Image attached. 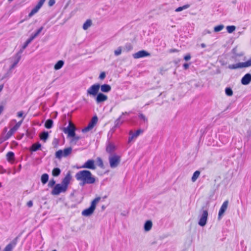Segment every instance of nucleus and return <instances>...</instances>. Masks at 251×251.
Segmentation results:
<instances>
[{"label":"nucleus","instance_id":"obj_1","mask_svg":"<svg viewBox=\"0 0 251 251\" xmlns=\"http://www.w3.org/2000/svg\"><path fill=\"white\" fill-rule=\"evenodd\" d=\"M77 180L79 181V185L81 186L85 184H94L96 181L95 177L93 176L90 171L84 170L78 172L75 175Z\"/></svg>","mask_w":251,"mask_h":251},{"label":"nucleus","instance_id":"obj_2","mask_svg":"<svg viewBox=\"0 0 251 251\" xmlns=\"http://www.w3.org/2000/svg\"><path fill=\"white\" fill-rule=\"evenodd\" d=\"M108 160L110 167L115 168L121 162V157L117 154H111L109 155Z\"/></svg>","mask_w":251,"mask_h":251},{"label":"nucleus","instance_id":"obj_3","mask_svg":"<svg viewBox=\"0 0 251 251\" xmlns=\"http://www.w3.org/2000/svg\"><path fill=\"white\" fill-rule=\"evenodd\" d=\"M251 66V58L245 62H240L235 64L229 65L228 68L231 70L248 67Z\"/></svg>","mask_w":251,"mask_h":251},{"label":"nucleus","instance_id":"obj_4","mask_svg":"<svg viewBox=\"0 0 251 251\" xmlns=\"http://www.w3.org/2000/svg\"><path fill=\"white\" fill-rule=\"evenodd\" d=\"M100 85L98 83L94 84L90 86L87 90V95L93 97L96 96L99 92Z\"/></svg>","mask_w":251,"mask_h":251},{"label":"nucleus","instance_id":"obj_5","mask_svg":"<svg viewBox=\"0 0 251 251\" xmlns=\"http://www.w3.org/2000/svg\"><path fill=\"white\" fill-rule=\"evenodd\" d=\"M98 120V119L97 116H94L88 124V126L82 130V132L85 133L91 130L97 124Z\"/></svg>","mask_w":251,"mask_h":251},{"label":"nucleus","instance_id":"obj_6","mask_svg":"<svg viewBox=\"0 0 251 251\" xmlns=\"http://www.w3.org/2000/svg\"><path fill=\"white\" fill-rule=\"evenodd\" d=\"M67 189L60 184H56L51 192L52 195H58L61 193L65 192Z\"/></svg>","mask_w":251,"mask_h":251},{"label":"nucleus","instance_id":"obj_7","mask_svg":"<svg viewBox=\"0 0 251 251\" xmlns=\"http://www.w3.org/2000/svg\"><path fill=\"white\" fill-rule=\"evenodd\" d=\"M75 126L71 123H69L67 127H65L63 131L65 133H67L69 137L75 136Z\"/></svg>","mask_w":251,"mask_h":251},{"label":"nucleus","instance_id":"obj_8","mask_svg":"<svg viewBox=\"0 0 251 251\" xmlns=\"http://www.w3.org/2000/svg\"><path fill=\"white\" fill-rule=\"evenodd\" d=\"M208 218V211L207 210H203L202 211V213L199 221V225L201 226H204L207 223Z\"/></svg>","mask_w":251,"mask_h":251},{"label":"nucleus","instance_id":"obj_9","mask_svg":"<svg viewBox=\"0 0 251 251\" xmlns=\"http://www.w3.org/2000/svg\"><path fill=\"white\" fill-rule=\"evenodd\" d=\"M86 168L91 170H95L96 167L95 164V161L93 159H89L84 164L80 167H78L77 169Z\"/></svg>","mask_w":251,"mask_h":251},{"label":"nucleus","instance_id":"obj_10","mask_svg":"<svg viewBox=\"0 0 251 251\" xmlns=\"http://www.w3.org/2000/svg\"><path fill=\"white\" fill-rule=\"evenodd\" d=\"M23 122V121H21L17 123L16 124V125L12 127L6 133L5 135V138L6 139H8L21 126L22 123Z\"/></svg>","mask_w":251,"mask_h":251},{"label":"nucleus","instance_id":"obj_11","mask_svg":"<svg viewBox=\"0 0 251 251\" xmlns=\"http://www.w3.org/2000/svg\"><path fill=\"white\" fill-rule=\"evenodd\" d=\"M116 150V147L115 144L111 142H108L106 144V151L109 154V155L116 154L114 153Z\"/></svg>","mask_w":251,"mask_h":251},{"label":"nucleus","instance_id":"obj_12","mask_svg":"<svg viewBox=\"0 0 251 251\" xmlns=\"http://www.w3.org/2000/svg\"><path fill=\"white\" fill-rule=\"evenodd\" d=\"M71 178L72 177L70 173L68 172L65 176V177L62 179L61 184H60L67 190L68 189V185L70 183Z\"/></svg>","mask_w":251,"mask_h":251},{"label":"nucleus","instance_id":"obj_13","mask_svg":"<svg viewBox=\"0 0 251 251\" xmlns=\"http://www.w3.org/2000/svg\"><path fill=\"white\" fill-rule=\"evenodd\" d=\"M228 204V201H225L222 204L218 213V219L220 220L226 211Z\"/></svg>","mask_w":251,"mask_h":251},{"label":"nucleus","instance_id":"obj_14","mask_svg":"<svg viewBox=\"0 0 251 251\" xmlns=\"http://www.w3.org/2000/svg\"><path fill=\"white\" fill-rule=\"evenodd\" d=\"M150 53L145 50H140L133 54L134 58L137 59L146 56H149Z\"/></svg>","mask_w":251,"mask_h":251},{"label":"nucleus","instance_id":"obj_15","mask_svg":"<svg viewBox=\"0 0 251 251\" xmlns=\"http://www.w3.org/2000/svg\"><path fill=\"white\" fill-rule=\"evenodd\" d=\"M96 96V101L97 103L102 102L108 99L107 96L102 93H99Z\"/></svg>","mask_w":251,"mask_h":251},{"label":"nucleus","instance_id":"obj_16","mask_svg":"<svg viewBox=\"0 0 251 251\" xmlns=\"http://www.w3.org/2000/svg\"><path fill=\"white\" fill-rule=\"evenodd\" d=\"M143 132V130L139 129L137 130L134 133H132L130 131L129 132L130 136L128 138V142H131L133 138L137 137L141 133Z\"/></svg>","mask_w":251,"mask_h":251},{"label":"nucleus","instance_id":"obj_17","mask_svg":"<svg viewBox=\"0 0 251 251\" xmlns=\"http://www.w3.org/2000/svg\"><path fill=\"white\" fill-rule=\"evenodd\" d=\"M251 81V74L248 73L246 74L241 79V83L242 84L246 85L249 84Z\"/></svg>","mask_w":251,"mask_h":251},{"label":"nucleus","instance_id":"obj_18","mask_svg":"<svg viewBox=\"0 0 251 251\" xmlns=\"http://www.w3.org/2000/svg\"><path fill=\"white\" fill-rule=\"evenodd\" d=\"M17 244L16 239L13 240L5 247L3 251H12Z\"/></svg>","mask_w":251,"mask_h":251},{"label":"nucleus","instance_id":"obj_19","mask_svg":"<svg viewBox=\"0 0 251 251\" xmlns=\"http://www.w3.org/2000/svg\"><path fill=\"white\" fill-rule=\"evenodd\" d=\"M94 211L95 210L94 209L89 207V208L83 210L81 214L84 216L88 217L91 215L93 213Z\"/></svg>","mask_w":251,"mask_h":251},{"label":"nucleus","instance_id":"obj_20","mask_svg":"<svg viewBox=\"0 0 251 251\" xmlns=\"http://www.w3.org/2000/svg\"><path fill=\"white\" fill-rule=\"evenodd\" d=\"M152 226V223L151 220L147 221L144 224V229L145 231H150Z\"/></svg>","mask_w":251,"mask_h":251},{"label":"nucleus","instance_id":"obj_21","mask_svg":"<svg viewBox=\"0 0 251 251\" xmlns=\"http://www.w3.org/2000/svg\"><path fill=\"white\" fill-rule=\"evenodd\" d=\"M100 88L101 92L104 93H108L110 92L111 90V86L107 84H104L102 85L101 86H100Z\"/></svg>","mask_w":251,"mask_h":251},{"label":"nucleus","instance_id":"obj_22","mask_svg":"<svg viewBox=\"0 0 251 251\" xmlns=\"http://www.w3.org/2000/svg\"><path fill=\"white\" fill-rule=\"evenodd\" d=\"M41 147V144L37 142L32 145V146L30 148V151H36L39 150Z\"/></svg>","mask_w":251,"mask_h":251},{"label":"nucleus","instance_id":"obj_23","mask_svg":"<svg viewBox=\"0 0 251 251\" xmlns=\"http://www.w3.org/2000/svg\"><path fill=\"white\" fill-rule=\"evenodd\" d=\"M49 138V133L47 131H44L40 134V138L41 140L46 142Z\"/></svg>","mask_w":251,"mask_h":251},{"label":"nucleus","instance_id":"obj_24","mask_svg":"<svg viewBox=\"0 0 251 251\" xmlns=\"http://www.w3.org/2000/svg\"><path fill=\"white\" fill-rule=\"evenodd\" d=\"M122 115H121L114 122V126L113 127L114 128H117L120 127L122 124L123 123V121H121L122 119Z\"/></svg>","mask_w":251,"mask_h":251},{"label":"nucleus","instance_id":"obj_25","mask_svg":"<svg viewBox=\"0 0 251 251\" xmlns=\"http://www.w3.org/2000/svg\"><path fill=\"white\" fill-rule=\"evenodd\" d=\"M64 64V62L63 60H59L54 66V70H58L60 69L63 66Z\"/></svg>","mask_w":251,"mask_h":251},{"label":"nucleus","instance_id":"obj_26","mask_svg":"<svg viewBox=\"0 0 251 251\" xmlns=\"http://www.w3.org/2000/svg\"><path fill=\"white\" fill-rule=\"evenodd\" d=\"M14 153L12 151H9L6 154V158L8 162H11L14 160Z\"/></svg>","mask_w":251,"mask_h":251},{"label":"nucleus","instance_id":"obj_27","mask_svg":"<svg viewBox=\"0 0 251 251\" xmlns=\"http://www.w3.org/2000/svg\"><path fill=\"white\" fill-rule=\"evenodd\" d=\"M53 123V122L52 119H48L45 123V127L46 128L50 129L52 127Z\"/></svg>","mask_w":251,"mask_h":251},{"label":"nucleus","instance_id":"obj_28","mask_svg":"<svg viewBox=\"0 0 251 251\" xmlns=\"http://www.w3.org/2000/svg\"><path fill=\"white\" fill-rule=\"evenodd\" d=\"M100 197H97L91 203L90 207L92 208L94 210L96 209V204L97 203L100 201Z\"/></svg>","mask_w":251,"mask_h":251},{"label":"nucleus","instance_id":"obj_29","mask_svg":"<svg viewBox=\"0 0 251 251\" xmlns=\"http://www.w3.org/2000/svg\"><path fill=\"white\" fill-rule=\"evenodd\" d=\"M14 61L13 63V64L10 66V70H12L13 69H14L17 66V65L18 64V63H19V62L20 61V60L21 59H20L19 56H18L17 57L15 56L14 57Z\"/></svg>","mask_w":251,"mask_h":251},{"label":"nucleus","instance_id":"obj_30","mask_svg":"<svg viewBox=\"0 0 251 251\" xmlns=\"http://www.w3.org/2000/svg\"><path fill=\"white\" fill-rule=\"evenodd\" d=\"M72 148L71 147L67 148L63 150L64 157H67L71 153Z\"/></svg>","mask_w":251,"mask_h":251},{"label":"nucleus","instance_id":"obj_31","mask_svg":"<svg viewBox=\"0 0 251 251\" xmlns=\"http://www.w3.org/2000/svg\"><path fill=\"white\" fill-rule=\"evenodd\" d=\"M41 180L43 184H45L49 180V175L47 174H44L42 175Z\"/></svg>","mask_w":251,"mask_h":251},{"label":"nucleus","instance_id":"obj_32","mask_svg":"<svg viewBox=\"0 0 251 251\" xmlns=\"http://www.w3.org/2000/svg\"><path fill=\"white\" fill-rule=\"evenodd\" d=\"M133 46L131 43H127L125 44L124 48V51H126V52H128L132 50Z\"/></svg>","mask_w":251,"mask_h":251},{"label":"nucleus","instance_id":"obj_33","mask_svg":"<svg viewBox=\"0 0 251 251\" xmlns=\"http://www.w3.org/2000/svg\"><path fill=\"white\" fill-rule=\"evenodd\" d=\"M35 39V38L31 35L30 37L25 41L23 45V49H25L27 46Z\"/></svg>","mask_w":251,"mask_h":251},{"label":"nucleus","instance_id":"obj_34","mask_svg":"<svg viewBox=\"0 0 251 251\" xmlns=\"http://www.w3.org/2000/svg\"><path fill=\"white\" fill-rule=\"evenodd\" d=\"M61 173V170L58 168H54L52 171V175L53 176H58L60 175Z\"/></svg>","mask_w":251,"mask_h":251},{"label":"nucleus","instance_id":"obj_35","mask_svg":"<svg viewBox=\"0 0 251 251\" xmlns=\"http://www.w3.org/2000/svg\"><path fill=\"white\" fill-rule=\"evenodd\" d=\"M92 25V21L90 19L87 20L83 25L84 30L87 29Z\"/></svg>","mask_w":251,"mask_h":251},{"label":"nucleus","instance_id":"obj_36","mask_svg":"<svg viewBox=\"0 0 251 251\" xmlns=\"http://www.w3.org/2000/svg\"><path fill=\"white\" fill-rule=\"evenodd\" d=\"M200 175V172L199 171H196L194 172L193 175V176L191 178V180L192 182H194L198 179Z\"/></svg>","mask_w":251,"mask_h":251},{"label":"nucleus","instance_id":"obj_37","mask_svg":"<svg viewBox=\"0 0 251 251\" xmlns=\"http://www.w3.org/2000/svg\"><path fill=\"white\" fill-rule=\"evenodd\" d=\"M40 9L36 5L30 11V12L28 14L29 17H31L35 14H36Z\"/></svg>","mask_w":251,"mask_h":251},{"label":"nucleus","instance_id":"obj_38","mask_svg":"<svg viewBox=\"0 0 251 251\" xmlns=\"http://www.w3.org/2000/svg\"><path fill=\"white\" fill-rule=\"evenodd\" d=\"M64 157L63 150H59L55 152V157L58 159H61Z\"/></svg>","mask_w":251,"mask_h":251},{"label":"nucleus","instance_id":"obj_39","mask_svg":"<svg viewBox=\"0 0 251 251\" xmlns=\"http://www.w3.org/2000/svg\"><path fill=\"white\" fill-rule=\"evenodd\" d=\"M139 119L143 121L145 123H148V118L142 113H139L138 115Z\"/></svg>","mask_w":251,"mask_h":251},{"label":"nucleus","instance_id":"obj_40","mask_svg":"<svg viewBox=\"0 0 251 251\" xmlns=\"http://www.w3.org/2000/svg\"><path fill=\"white\" fill-rule=\"evenodd\" d=\"M97 165L100 168H104V164H103V161L102 160V159L100 157H98L97 158Z\"/></svg>","mask_w":251,"mask_h":251},{"label":"nucleus","instance_id":"obj_41","mask_svg":"<svg viewBox=\"0 0 251 251\" xmlns=\"http://www.w3.org/2000/svg\"><path fill=\"white\" fill-rule=\"evenodd\" d=\"M236 29V27L234 25H228L226 26L227 31L229 33H232Z\"/></svg>","mask_w":251,"mask_h":251},{"label":"nucleus","instance_id":"obj_42","mask_svg":"<svg viewBox=\"0 0 251 251\" xmlns=\"http://www.w3.org/2000/svg\"><path fill=\"white\" fill-rule=\"evenodd\" d=\"M224 28V25H220L217 26H216L214 28V31L215 32H218L221 31Z\"/></svg>","mask_w":251,"mask_h":251},{"label":"nucleus","instance_id":"obj_43","mask_svg":"<svg viewBox=\"0 0 251 251\" xmlns=\"http://www.w3.org/2000/svg\"><path fill=\"white\" fill-rule=\"evenodd\" d=\"M226 94L228 96H231L233 95V91L231 88L226 87L225 89Z\"/></svg>","mask_w":251,"mask_h":251},{"label":"nucleus","instance_id":"obj_44","mask_svg":"<svg viewBox=\"0 0 251 251\" xmlns=\"http://www.w3.org/2000/svg\"><path fill=\"white\" fill-rule=\"evenodd\" d=\"M190 7V5L189 4H185L183 5V6H180L176 8L175 11L176 12H179L183 10L186 9Z\"/></svg>","mask_w":251,"mask_h":251},{"label":"nucleus","instance_id":"obj_45","mask_svg":"<svg viewBox=\"0 0 251 251\" xmlns=\"http://www.w3.org/2000/svg\"><path fill=\"white\" fill-rule=\"evenodd\" d=\"M43 28V26L40 27L34 33L31 35L35 38L41 32Z\"/></svg>","mask_w":251,"mask_h":251},{"label":"nucleus","instance_id":"obj_46","mask_svg":"<svg viewBox=\"0 0 251 251\" xmlns=\"http://www.w3.org/2000/svg\"><path fill=\"white\" fill-rule=\"evenodd\" d=\"M122 53V47H119L118 49L114 51V54L116 56L120 55Z\"/></svg>","mask_w":251,"mask_h":251},{"label":"nucleus","instance_id":"obj_47","mask_svg":"<svg viewBox=\"0 0 251 251\" xmlns=\"http://www.w3.org/2000/svg\"><path fill=\"white\" fill-rule=\"evenodd\" d=\"M55 182H56L55 180L53 178L50 179L48 183V187H52L53 186H54L55 185Z\"/></svg>","mask_w":251,"mask_h":251},{"label":"nucleus","instance_id":"obj_48","mask_svg":"<svg viewBox=\"0 0 251 251\" xmlns=\"http://www.w3.org/2000/svg\"><path fill=\"white\" fill-rule=\"evenodd\" d=\"M46 1V0H40L38 2L37 4L36 5V6L39 8L40 9L41 7L42 6V5H43L44 3L45 2V1Z\"/></svg>","mask_w":251,"mask_h":251},{"label":"nucleus","instance_id":"obj_49","mask_svg":"<svg viewBox=\"0 0 251 251\" xmlns=\"http://www.w3.org/2000/svg\"><path fill=\"white\" fill-rule=\"evenodd\" d=\"M24 50L25 49H23V46L22 49L16 54V55L15 56L17 57L18 56H19L20 57V59H21V54L22 53V52H23V50Z\"/></svg>","mask_w":251,"mask_h":251},{"label":"nucleus","instance_id":"obj_50","mask_svg":"<svg viewBox=\"0 0 251 251\" xmlns=\"http://www.w3.org/2000/svg\"><path fill=\"white\" fill-rule=\"evenodd\" d=\"M106 76V74H105V73L103 72H101L100 74V75L99 76V78L100 79H103Z\"/></svg>","mask_w":251,"mask_h":251},{"label":"nucleus","instance_id":"obj_51","mask_svg":"<svg viewBox=\"0 0 251 251\" xmlns=\"http://www.w3.org/2000/svg\"><path fill=\"white\" fill-rule=\"evenodd\" d=\"M236 49L235 48H234L232 50V52L235 54V56L237 57V56H242L243 55V53H241L240 54H237L235 52H236Z\"/></svg>","mask_w":251,"mask_h":251},{"label":"nucleus","instance_id":"obj_52","mask_svg":"<svg viewBox=\"0 0 251 251\" xmlns=\"http://www.w3.org/2000/svg\"><path fill=\"white\" fill-rule=\"evenodd\" d=\"M55 3V0H49L48 2V5L49 6H53Z\"/></svg>","mask_w":251,"mask_h":251},{"label":"nucleus","instance_id":"obj_53","mask_svg":"<svg viewBox=\"0 0 251 251\" xmlns=\"http://www.w3.org/2000/svg\"><path fill=\"white\" fill-rule=\"evenodd\" d=\"M71 137H73V140H74L75 141H77L79 140L80 139V136H76L75 134V136H71Z\"/></svg>","mask_w":251,"mask_h":251},{"label":"nucleus","instance_id":"obj_54","mask_svg":"<svg viewBox=\"0 0 251 251\" xmlns=\"http://www.w3.org/2000/svg\"><path fill=\"white\" fill-rule=\"evenodd\" d=\"M27 206L28 207H31L33 206V202L32 201H29L27 203Z\"/></svg>","mask_w":251,"mask_h":251},{"label":"nucleus","instance_id":"obj_55","mask_svg":"<svg viewBox=\"0 0 251 251\" xmlns=\"http://www.w3.org/2000/svg\"><path fill=\"white\" fill-rule=\"evenodd\" d=\"M189 67V64H188V63H184L183 65V67L184 69L185 70L188 69Z\"/></svg>","mask_w":251,"mask_h":251},{"label":"nucleus","instance_id":"obj_56","mask_svg":"<svg viewBox=\"0 0 251 251\" xmlns=\"http://www.w3.org/2000/svg\"><path fill=\"white\" fill-rule=\"evenodd\" d=\"M190 58H191V55L190 54H187V55H185L184 57V59L186 61L189 60V59H190Z\"/></svg>","mask_w":251,"mask_h":251},{"label":"nucleus","instance_id":"obj_57","mask_svg":"<svg viewBox=\"0 0 251 251\" xmlns=\"http://www.w3.org/2000/svg\"><path fill=\"white\" fill-rule=\"evenodd\" d=\"M23 116V111H19L17 113V116L18 117H22Z\"/></svg>","mask_w":251,"mask_h":251},{"label":"nucleus","instance_id":"obj_58","mask_svg":"<svg viewBox=\"0 0 251 251\" xmlns=\"http://www.w3.org/2000/svg\"><path fill=\"white\" fill-rule=\"evenodd\" d=\"M132 113V111L125 112H123L121 115L122 116L123 115H129Z\"/></svg>","mask_w":251,"mask_h":251},{"label":"nucleus","instance_id":"obj_59","mask_svg":"<svg viewBox=\"0 0 251 251\" xmlns=\"http://www.w3.org/2000/svg\"><path fill=\"white\" fill-rule=\"evenodd\" d=\"M4 107L2 105H0V115L1 114L2 111H3Z\"/></svg>","mask_w":251,"mask_h":251},{"label":"nucleus","instance_id":"obj_60","mask_svg":"<svg viewBox=\"0 0 251 251\" xmlns=\"http://www.w3.org/2000/svg\"><path fill=\"white\" fill-rule=\"evenodd\" d=\"M201 48H205L206 47V45L204 43H201Z\"/></svg>","mask_w":251,"mask_h":251},{"label":"nucleus","instance_id":"obj_61","mask_svg":"<svg viewBox=\"0 0 251 251\" xmlns=\"http://www.w3.org/2000/svg\"><path fill=\"white\" fill-rule=\"evenodd\" d=\"M3 87V85H0V92L2 90Z\"/></svg>","mask_w":251,"mask_h":251},{"label":"nucleus","instance_id":"obj_62","mask_svg":"<svg viewBox=\"0 0 251 251\" xmlns=\"http://www.w3.org/2000/svg\"><path fill=\"white\" fill-rule=\"evenodd\" d=\"M207 32L208 33H211V32H210V31H207Z\"/></svg>","mask_w":251,"mask_h":251},{"label":"nucleus","instance_id":"obj_63","mask_svg":"<svg viewBox=\"0 0 251 251\" xmlns=\"http://www.w3.org/2000/svg\"><path fill=\"white\" fill-rule=\"evenodd\" d=\"M170 52H173V50H170Z\"/></svg>","mask_w":251,"mask_h":251},{"label":"nucleus","instance_id":"obj_64","mask_svg":"<svg viewBox=\"0 0 251 251\" xmlns=\"http://www.w3.org/2000/svg\"><path fill=\"white\" fill-rule=\"evenodd\" d=\"M52 251H57L56 250H53Z\"/></svg>","mask_w":251,"mask_h":251}]
</instances>
